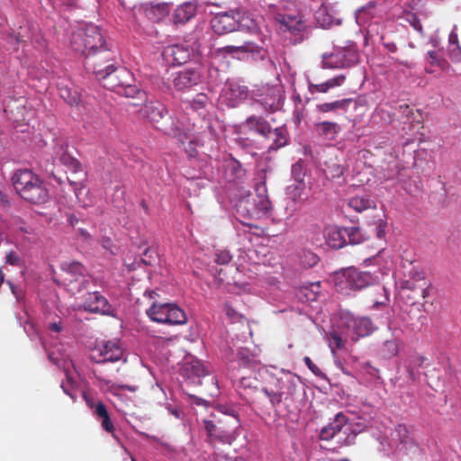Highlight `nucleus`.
<instances>
[{
    "label": "nucleus",
    "instance_id": "nucleus-29",
    "mask_svg": "<svg viewBox=\"0 0 461 461\" xmlns=\"http://www.w3.org/2000/svg\"><path fill=\"white\" fill-rule=\"evenodd\" d=\"M170 11L168 4H150L145 7V15L153 22H158L168 15Z\"/></svg>",
    "mask_w": 461,
    "mask_h": 461
},
{
    "label": "nucleus",
    "instance_id": "nucleus-44",
    "mask_svg": "<svg viewBox=\"0 0 461 461\" xmlns=\"http://www.w3.org/2000/svg\"><path fill=\"white\" fill-rule=\"evenodd\" d=\"M237 358L240 366L246 368H254L257 366V360L254 356L246 348H240L237 353Z\"/></svg>",
    "mask_w": 461,
    "mask_h": 461
},
{
    "label": "nucleus",
    "instance_id": "nucleus-2",
    "mask_svg": "<svg viewBox=\"0 0 461 461\" xmlns=\"http://www.w3.org/2000/svg\"><path fill=\"white\" fill-rule=\"evenodd\" d=\"M12 181L16 193L28 203L42 204L49 200V190L44 182L32 170H17Z\"/></svg>",
    "mask_w": 461,
    "mask_h": 461
},
{
    "label": "nucleus",
    "instance_id": "nucleus-38",
    "mask_svg": "<svg viewBox=\"0 0 461 461\" xmlns=\"http://www.w3.org/2000/svg\"><path fill=\"white\" fill-rule=\"evenodd\" d=\"M392 437L402 444H409L412 442L411 428L402 423L395 426L394 430L392 433Z\"/></svg>",
    "mask_w": 461,
    "mask_h": 461
},
{
    "label": "nucleus",
    "instance_id": "nucleus-19",
    "mask_svg": "<svg viewBox=\"0 0 461 461\" xmlns=\"http://www.w3.org/2000/svg\"><path fill=\"white\" fill-rule=\"evenodd\" d=\"M83 307L87 312L102 314H106L111 310L107 299L99 292L87 293L84 299Z\"/></svg>",
    "mask_w": 461,
    "mask_h": 461
},
{
    "label": "nucleus",
    "instance_id": "nucleus-30",
    "mask_svg": "<svg viewBox=\"0 0 461 461\" xmlns=\"http://www.w3.org/2000/svg\"><path fill=\"white\" fill-rule=\"evenodd\" d=\"M94 415L100 420L103 429L111 433L114 437L115 429L111 420L106 406L103 402L98 401V406L96 407L95 413Z\"/></svg>",
    "mask_w": 461,
    "mask_h": 461
},
{
    "label": "nucleus",
    "instance_id": "nucleus-23",
    "mask_svg": "<svg viewBox=\"0 0 461 461\" xmlns=\"http://www.w3.org/2000/svg\"><path fill=\"white\" fill-rule=\"evenodd\" d=\"M281 95L279 90L276 87H266L260 95L258 102L266 110L275 111L280 106Z\"/></svg>",
    "mask_w": 461,
    "mask_h": 461
},
{
    "label": "nucleus",
    "instance_id": "nucleus-10",
    "mask_svg": "<svg viewBox=\"0 0 461 461\" xmlns=\"http://www.w3.org/2000/svg\"><path fill=\"white\" fill-rule=\"evenodd\" d=\"M351 429L348 425V418L342 413L339 412L335 415L333 420L330 422L327 426L322 428L320 433V438L321 440H331L340 433L346 435V438L343 441L340 438L338 440V443L342 445H350L355 436H351L350 432Z\"/></svg>",
    "mask_w": 461,
    "mask_h": 461
},
{
    "label": "nucleus",
    "instance_id": "nucleus-12",
    "mask_svg": "<svg viewBox=\"0 0 461 461\" xmlns=\"http://www.w3.org/2000/svg\"><path fill=\"white\" fill-rule=\"evenodd\" d=\"M91 359L97 364L107 362L126 361L124 352L119 341H104L97 345L92 351Z\"/></svg>",
    "mask_w": 461,
    "mask_h": 461
},
{
    "label": "nucleus",
    "instance_id": "nucleus-9",
    "mask_svg": "<svg viewBox=\"0 0 461 461\" xmlns=\"http://www.w3.org/2000/svg\"><path fill=\"white\" fill-rule=\"evenodd\" d=\"M199 51L197 41L190 42L185 41L181 43L168 45L162 51L163 58L173 65H182L194 58Z\"/></svg>",
    "mask_w": 461,
    "mask_h": 461
},
{
    "label": "nucleus",
    "instance_id": "nucleus-61",
    "mask_svg": "<svg viewBox=\"0 0 461 461\" xmlns=\"http://www.w3.org/2000/svg\"><path fill=\"white\" fill-rule=\"evenodd\" d=\"M407 21L413 27L414 30H416L419 32H423V28L420 23V20L415 14H409L407 17Z\"/></svg>",
    "mask_w": 461,
    "mask_h": 461
},
{
    "label": "nucleus",
    "instance_id": "nucleus-60",
    "mask_svg": "<svg viewBox=\"0 0 461 461\" xmlns=\"http://www.w3.org/2000/svg\"><path fill=\"white\" fill-rule=\"evenodd\" d=\"M5 263L11 266H19L21 264V258L15 251L10 250L6 253Z\"/></svg>",
    "mask_w": 461,
    "mask_h": 461
},
{
    "label": "nucleus",
    "instance_id": "nucleus-4",
    "mask_svg": "<svg viewBox=\"0 0 461 461\" xmlns=\"http://www.w3.org/2000/svg\"><path fill=\"white\" fill-rule=\"evenodd\" d=\"M376 282L369 272L358 271L357 268L348 267L336 274V287L339 292L348 294L351 291L362 290Z\"/></svg>",
    "mask_w": 461,
    "mask_h": 461
},
{
    "label": "nucleus",
    "instance_id": "nucleus-5",
    "mask_svg": "<svg viewBox=\"0 0 461 461\" xmlns=\"http://www.w3.org/2000/svg\"><path fill=\"white\" fill-rule=\"evenodd\" d=\"M104 64L101 60L94 61V73L99 80H104V86L118 93L120 86L132 80V75L125 68H118L113 63Z\"/></svg>",
    "mask_w": 461,
    "mask_h": 461
},
{
    "label": "nucleus",
    "instance_id": "nucleus-26",
    "mask_svg": "<svg viewBox=\"0 0 461 461\" xmlns=\"http://www.w3.org/2000/svg\"><path fill=\"white\" fill-rule=\"evenodd\" d=\"M315 130L319 135L326 140H334L339 133L340 126L333 122H321L315 124Z\"/></svg>",
    "mask_w": 461,
    "mask_h": 461
},
{
    "label": "nucleus",
    "instance_id": "nucleus-57",
    "mask_svg": "<svg viewBox=\"0 0 461 461\" xmlns=\"http://www.w3.org/2000/svg\"><path fill=\"white\" fill-rule=\"evenodd\" d=\"M193 374L196 375L197 377H205L209 375L208 370L206 367L201 364L200 362H195L191 365L190 366Z\"/></svg>",
    "mask_w": 461,
    "mask_h": 461
},
{
    "label": "nucleus",
    "instance_id": "nucleus-15",
    "mask_svg": "<svg viewBox=\"0 0 461 461\" xmlns=\"http://www.w3.org/2000/svg\"><path fill=\"white\" fill-rule=\"evenodd\" d=\"M271 383L284 400L290 399L297 390V378L291 373H282L279 376H272Z\"/></svg>",
    "mask_w": 461,
    "mask_h": 461
},
{
    "label": "nucleus",
    "instance_id": "nucleus-6",
    "mask_svg": "<svg viewBox=\"0 0 461 461\" xmlns=\"http://www.w3.org/2000/svg\"><path fill=\"white\" fill-rule=\"evenodd\" d=\"M146 313L151 321L162 324L182 325L187 321L185 312L176 304L170 303H153Z\"/></svg>",
    "mask_w": 461,
    "mask_h": 461
},
{
    "label": "nucleus",
    "instance_id": "nucleus-13",
    "mask_svg": "<svg viewBox=\"0 0 461 461\" xmlns=\"http://www.w3.org/2000/svg\"><path fill=\"white\" fill-rule=\"evenodd\" d=\"M203 424L211 443L215 444L216 442H220L230 445L234 440L233 431L235 428L227 426L223 420L220 419L204 420Z\"/></svg>",
    "mask_w": 461,
    "mask_h": 461
},
{
    "label": "nucleus",
    "instance_id": "nucleus-52",
    "mask_svg": "<svg viewBox=\"0 0 461 461\" xmlns=\"http://www.w3.org/2000/svg\"><path fill=\"white\" fill-rule=\"evenodd\" d=\"M113 203L117 208H122L125 204V191L121 186H115L112 197Z\"/></svg>",
    "mask_w": 461,
    "mask_h": 461
},
{
    "label": "nucleus",
    "instance_id": "nucleus-33",
    "mask_svg": "<svg viewBox=\"0 0 461 461\" xmlns=\"http://www.w3.org/2000/svg\"><path fill=\"white\" fill-rule=\"evenodd\" d=\"M321 294V282L309 283L302 285L297 293L301 300L313 302L316 301Z\"/></svg>",
    "mask_w": 461,
    "mask_h": 461
},
{
    "label": "nucleus",
    "instance_id": "nucleus-20",
    "mask_svg": "<svg viewBox=\"0 0 461 461\" xmlns=\"http://www.w3.org/2000/svg\"><path fill=\"white\" fill-rule=\"evenodd\" d=\"M346 167L342 158L337 154H329L324 161L323 172L328 179H339L343 176Z\"/></svg>",
    "mask_w": 461,
    "mask_h": 461
},
{
    "label": "nucleus",
    "instance_id": "nucleus-22",
    "mask_svg": "<svg viewBox=\"0 0 461 461\" xmlns=\"http://www.w3.org/2000/svg\"><path fill=\"white\" fill-rule=\"evenodd\" d=\"M117 94L133 99L131 104L135 106L144 103L147 99L146 93L136 85L131 84V81H127L122 86H120Z\"/></svg>",
    "mask_w": 461,
    "mask_h": 461
},
{
    "label": "nucleus",
    "instance_id": "nucleus-37",
    "mask_svg": "<svg viewBox=\"0 0 461 461\" xmlns=\"http://www.w3.org/2000/svg\"><path fill=\"white\" fill-rule=\"evenodd\" d=\"M59 93L60 97L70 105L78 104L81 101L80 93L77 90L69 87L68 86L59 85Z\"/></svg>",
    "mask_w": 461,
    "mask_h": 461
},
{
    "label": "nucleus",
    "instance_id": "nucleus-17",
    "mask_svg": "<svg viewBox=\"0 0 461 461\" xmlns=\"http://www.w3.org/2000/svg\"><path fill=\"white\" fill-rule=\"evenodd\" d=\"M211 26L216 34L221 35L238 30L235 11L218 14L211 21Z\"/></svg>",
    "mask_w": 461,
    "mask_h": 461
},
{
    "label": "nucleus",
    "instance_id": "nucleus-39",
    "mask_svg": "<svg viewBox=\"0 0 461 461\" xmlns=\"http://www.w3.org/2000/svg\"><path fill=\"white\" fill-rule=\"evenodd\" d=\"M327 241L330 247L340 249L346 244V234L344 229H334L328 232Z\"/></svg>",
    "mask_w": 461,
    "mask_h": 461
},
{
    "label": "nucleus",
    "instance_id": "nucleus-8",
    "mask_svg": "<svg viewBox=\"0 0 461 461\" xmlns=\"http://www.w3.org/2000/svg\"><path fill=\"white\" fill-rule=\"evenodd\" d=\"M204 78V68L200 63L186 67L173 75L172 84L176 91L184 92L200 85Z\"/></svg>",
    "mask_w": 461,
    "mask_h": 461
},
{
    "label": "nucleus",
    "instance_id": "nucleus-18",
    "mask_svg": "<svg viewBox=\"0 0 461 461\" xmlns=\"http://www.w3.org/2000/svg\"><path fill=\"white\" fill-rule=\"evenodd\" d=\"M249 95L247 86L234 82H228L222 89V98L230 107H236L246 100Z\"/></svg>",
    "mask_w": 461,
    "mask_h": 461
},
{
    "label": "nucleus",
    "instance_id": "nucleus-47",
    "mask_svg": "<svg viewBox=\"0 0 461 461\" xmlns=\"http://www.w3.org/2000/svg\"><path fill=\"white\" fill-rule=\"evenodd\" d=\"M327 340L332 352L345 347V341L336 330H332L327 334Z\"/></svg>",
    "mask_w": 461,
    "mask_h": 461
},
{
    "label": "nucleus",
    "instance_id": "nucleus-40",
    "mask_svg": "<svg viewBox=\"0 0 461 461\" xmlns=\"http://www.w3.org/2000/svg\"><path fill=\"white\" fill-rule=\"evenodd\" d=\"M259 392L263 393L268 398L271 406L274 408L278 406L283 401L280 393L276 391V386H274L271 381L267 382L265 386L261 387Z\"/></svg>",
    "mask_w": 461,
    "mask_h": 461
},
{
    "label": "nucleus",
    "instance_id": "nucleus-31",
    "mask_svg": "<svg viewBox=\"0 0 461 461\" xmlns=\"http://www.w3.org/2000/svg\"><path fill=\"white\" fill-rule=\"evenodd\" d=\"M196 7L192 3H185L179 5L174 13L173 19L175 23H185L195 14Z\"/></svg>",
    "mask_w": 461,
    "mask_h": 461
},
{
    "label": "nucleus",
    "instance_id": "nucleus-53",
    "mask_svg": "<svg viewBox=\"0 0 461 461\" xmlns=\"http://www.w3.org/2000/svg\"><path fill=\"white\" fill-rule=\"evenodd\" d=\"M255 204L257 209L263 214H268L273 209L272 202L268 196L258 198V201L255 202Z\"/></svg>",
    "mask_w": 461,
    "mask_h": 461
},
{
    "label": "nucleus",
    "instance_id": "nucleus-34",
    "mask_svg": "<svg viewBox=\"0 0 461 461\" xmlns=\"http://www.w3.org/2000/svg\"><path fill=\"white\" fill-rule=\"evenodd\" d=\"M351 104L356 105V101L352 98H346L330 103L320 104L316 106V109L320 113H330L338 110L347 111Z\"/></svg>",
    "mask_w": 461,
    "mask_h": 461
},
{
    "label": "nucleus",
    "instance_id": "nucleus-46",
    "mask_svg": "<svg viewBox=\"0 0 461 461\" xmlns=\"http://www.w3.org/2000/svg\"><path fill=\"white\" fill-rule=\"evenodd\" d=\"M378 12L377 5L375 1H370L358 10V19L366 20L375 17Z\"/></svg>",
    "mask_w": 461,
    "mask_h": 461
},
{
    "label": "nucleus",
    "instance_id": "nucleus-54",
    "mask_svg": "<svg viewBox=\"0 0 461 461\" xmlns=\"http://www.w3.org/2000/svg\"><path fill=\"white\" fill-rule=\"evenodd\" d=\"M398 111V121L403 124V120L408 121L415 113V111L408 104L400 105Z\"/></svg>",
    "mask_w": 461,
    "mask_h": 461
},
{
    "label": "nucleus",
    "instance_id": "nucleus-1",
    "mask_svg": "<svg viewBox=\"0 0 461 461\" xmlns=\"http://www.w3.org/2000/svg\"><path fill=\"white\" fill-rule=\"evenodd\" d=\"M71 47L78 53L90 57L91 55L104 54L105 62L113 60V55L107 48L101 29L95 24H87L72 33Z\"/></svg>",
    "mask_w": 461,
    "mask_h": 461
},
{
    "label": "nucleus",
    "instance_id": "nucleus-41",
    "mask_svg": "<svg viewBox=\"0 0 461 461\" xmlns=\"http://www.w3.org/2000/svg\"><path fill=\"white\" fill-rule=\"evenodd\" d=\"M421 113L418 110L415 111V113L411 117L410 120H403V126L402 128V131H404L406 134H414L419 131L420 128H421Z\"/></svg>",
    "mask_w": 461,
    "mask_h": 461
},
{
    "label": "nucleus",
    "instance_id": "nucleus-36",
    "mask_svg": "<svg viewBox=\"0 0 461 461\" xmlns=\"http://www.w3.org/2000/svg\"><path fill=\"white\" fill-rule=\"evenodd\" d=\"M348 205L357 212L375 208V203L366 195H356L348 200Z\"/></svg>",
    "mask_w": 461,
    "mask_h": 461
},
{
    "label": "nucleus",
    "instance_id": "nucleus-45",
    "mask_svg": "<svg viewBox=\"0 0 461 461\" xmlns=\"http://www.w3.org/2000/svg\"><path fill=\"white\" fill-rule=\"evenodd\" d=\"M319 260V257L311 250L304 249L300 254V263L304 267H313L318 264Z\"/></svg>",
    "mask_w": 461,
    "mask_h": 461
},
{
    "label": "nucleus",
    "instance_id": "nucleus-16",
    "mask_svg": "<svg viewBox=\"0 0 461 461\" xmlns=\"http://www.w3.org/2000/svg\"><path fill=\"white\" fill-rule=\"evenodd\" d=\"M221 50L229 55L236 53L249 54L255 60H263L267 55V51L262 46H258L252 41H246L240 46L227 45Z\"/></svg>",
    "mask_w": 461,
    "mask_h": 461
},
{
    "label": "nucleus",
    "instance_id": "nucleus-3",
    "mask_svg": "<svg viewBox=\"0 0 461 461\" xmlns=\"http://www.w3.org/2000/svg\"><path fill=\"white\" fill-rule=\"evenodd\" d=\"M430 282L426 278L425 272L418 267H412L408 278L402 280L398 288V295L402 303L407 306H424L425 299L429 294Z\"/></svg>",
    "mask_w": 461,
    "mask_h": 461
},
{
    "label": "nucleus",
    "instance_id": "nucleus-11",
    "mask_svg": "<svg viewBox=\"0 0 461 461\" xmlns=\"http://www.w3.org/2000/svg\"><path fill=\"white\" fill-rule=\"evenodd\" d=\"M339 326L347 329L348 330H351L352 335L356 337H353V339L369 336L375 330L370 318L356 317L348 312L341 313L339 318Z\"/></svg>",
    "mask_w": 461,
    "mask_h": 461
},
{
    "label": "nucleus",
    "instance_id": "nucleus-42",
    "mask_svg": "<svg viewBox=\"0 0 461 461\" xmlns=\"http://www.w3.org/2000/svg\"><path fill=\"white\" fill-rule=\"evenodd\" d=\"M400 342L396 339L385 340L380 348L381 355L385 358H391L399 352Z\"/></svg>",
    "mask_w": 461,
    "mask_h": 461
},
{
    "label": "nucleus",
    "instance_id": "nucleus-35",
    "mask_svg": "<svg viewBox=\"0 0 461 461\" xmlns=\"http://www.w3.org/2000/svg\"><path fill=\"white\" fill-rule=\"evenodd\" d=\"M346 80L345 75H339L335 77L328 79L326 82L321 84H311L309 88L310 91L314 93H327L330 89L340 86Z\"/></svg>",
    "mask_w": 461,
    "mask_h": 461
},
{
    "label": "nucleus",
    "instance_id": "nucleus-51",
    "mask_svg": "<svg viewBox=\"0 0 461 461\" xmlns=\"http://www.w3.org/2000/svg\"><path fill=\"white\" fill-rule=\"evenodd\" d=\"M344 232L351 244H359L364 240L360 229L357 227L344 228Z\"/></svg>",
    "mask_w": 461,
    "mask_h": 461
},
{
    "label": "nucleus",
    "instance_id": "nucleus-62",
    "mask_svg": "<svg viewBox=\"0 0 461 461\" xmlns=\"http://www.w3.org/2000/svg\"><path fill=\"white\" fill-rule=\"evenodd\" d=\"M6 284L9 285L12 294L14 295L18 302H21L24 297V293L22 288L14 285L11 281L7 280Z\"/></svg>",
    "mask_w": 461,
    "mask_h": 461
},
{
    "label": "nucleus",
    "instance_id": "nucleus-24",
    "mask_svg": "<svg viewBox=\"0 0 461 461\" xmlns=\"http://www.w3.org/2000/svg\"><path fill=\"white\" fill-rule=\"evenodd\" d=\"M144 115L153 123H158L167 114L166 107L159 103H149L143 108Z\"/></svg>",
    "mask_w": 461,
    "mask_h": 461
},
{
    "label": "nucleus",
    "instance_id": "nucleus-50",
    "mask_svg": "<svg viewBox=\"0 0 461 461\" xmlns=\"http://www.w3.org/2000/svg\"><path fill=\"white\" fill-rule=\"evenodd\" d=\"M59 159L63 165L67 166L74 173L83 172L81 164L68 154L63 153Z\"/></svg>",
    "mask_w": 461,
    "mask_h": 461
},
{
    "label": "nucleus",
    "instance_id": "nucleus-21",
    "mask_svg": "<svg viewBox=\"0 0 461 461\" xmlns=\"http://www.w3.org/2000/svg\"><path fill=\"white\" fill-rule=\"evenodd\" d=\"M276 20L280 23L283 30L294 34L301 32L304 27L302 18L297 15L277 13Z\"/></svg>",
    "mask_w": 461,
    "mask_h": 461
},
{
    "label": "nucleus",
    "instance_id": "nucleus-49",
    "mask_svg": "<svg viewBox=\"0 0 461 461\" xmlns=\"http://www.w3.org/2000/svg\"><path fill=\"white\" fill-rule=\"evenodd\" d=\"M428 62L431 67L435 66L442 70L448 67L447 61L434 50L428 52Z\"/></svg>",
    "mask_w": 461,
    "mask_h": 461
},
{
    "label": "nucleus",
    "instance_id": "nucleus-28",
    "mask_svg": "<svg viewBox=\"0 0 461 461\" xmlns=\"http://www.w3.org/2000/svg\"><path fill=\"white\" fill-rule=\"evenodd\" d=\"M238 29L247 30L251 32L258 31V23L249 12L235 11Z\"/></svg>",
    "mask_w": 461,
    "mask_h": 461
},
{
    "label": "nucleus",
    "instance_id": "nucleus-48",
    "mask_svg": "<svg viewBox=\"0 0 461 461\" xmlns=\"http://www.w3.org/2000/svg\"><path fill=\"white\" fill-rule=\"evenodd\" d=\"M188 103L192 109L198 111L204 109L210 103V100L206 94L198 93Z\"/></svg>",
    "mask_w": 461,
    "mask_h": 461
},
{
    "label": "nucleus",
    "instance_id": "nucleus-64",
    "mask_svg": "<svg viewBox=\"0 0 461 461\" xmlns=\"http://www.w3.org/2000/svg\"><path fill=\"white\" fill-rule=\"evenodd\" d=\"M256 194L258 198H263L267 195V185L265 182H260L256 185Z\"/></svg>",
    "mask_w": 461,
    "mask_h": 461
},
{
    "label": "nucleus",
    "instance_id": "nucleus-27",
    "mask_svg": "<svg viewBox=\"0 0 461 461\" xmlns=\"http://www.w3.org/2000/svg\"><path fill=\"white\" fill-rule=\"evenodd\" d=\"M272 141L270 149H278L287 144V131L284 127L270 128V132L265 136Z\"/></svg>",
    "mask_w": 461,
    "mask_h": 461
},
{
    "label": "nucleus",
    "instance_id": "nucleus-59",
    "mask_svg": "<svg viewBox=\"0 0 461 461\" xmlns=\"http://www.w3.org/2000/svg\"><path fill=\"white\" fill-rule=\"evenodd\" d=\"M232 257L227 250L218 251L215 255V262L220 265H226L231 260Z\"/></svg>",
    "mask_w": 461,
    "mask_h": 461
},
{
    "label": "nucleus",
    "instance_id": "nucleus-43",
    "mask_svg": "<svg viewBox=\"0 0 461 461\" xmlns=\"http://www.w3.org/2000/svg\"><path fill=\"white\" fill-rule=\"evenodd\" d=\"M288 195L295 203L304 202L307 199L304 183H296L288 186Z\"/></svg>",
    "mask_w": 461,
    "mask_h": 461
},
{
    "label": "nucleus",
    "instance_id": "nucleus-58",
    "mask_svg": "<svg viewBox=\"0 0 461 461\" xmlns=\"http://www.w3.org/2000/svg\"><path fill=\"white\" fill-rule=\"evenodd\" d=\"M292 174L296 183H303L304 172L302 164H294L292 167Z\"/></svg>",
    "mask_w": 461,
    "mask_h": 461
},
{
    "label": "nucleus",
    "instance_id": "nucleus-56",
    "mask_svg": "<svg viewBox=\"0 0 461 461\" xmlns=\"http://www.w3.org/2000/svg\"><path fill=\"white\" fill-rule=\"evenodd\" d=\"M240 387L244 390H251L255 393L259 392L258 381L255 378L242 377L240 381Z\"/></svg>",
    "mask_w": 461,
    "mask_h": 461
},
{
    "label": "nucleus",
    "instance_id": "nucleus-14",
    "mask_svg": "<svg viewBox=\"0 0 461 461\" xmlns=\"http://www.w3.org/2000/svg\"><path fill=\"white\" fill-rule=\"evenodd\" d=\"M357 54L350 50H339L322 57L324 68H343L355 63Z\"/></svg>",
    "mask_w": 461,
    "mask_h": 461
},
{
    "label": "nucleus",
    "instance_id": "nucleus-32",
    "mask_svg": "<svg viewBox=\"0 0 461 461\" xmlns=\"http://www.w3.org/2000/svg\"><path fill=\"white\" fill-rule=\"evenodd\" d=\"M245 123L249 130L258 132L263 137L270 132L271 126L261 116L251 115L247 118Z\"/></svg>",
    "mask_w": 461,
    "mask_h": 461
},
{
    "label": "nucleus",
    "instance_id": "nucleus-7",
    "mask_svg": "<svg viewBox=\"0 0 461 461\" xmlns=\"http://www.w3.org/2000/svg\"><path fill=\"white\" fill-rule=\"evenodd\" d=\"M63 283L71 294H77L87 288L89 278L85 267L77 262L64 263L61 266Z\"/></svg>",
    "mask_w": 461,
    "mask_h": 461
},
{
    "label": "nucleus",
    "instance_id": "nucleus-55",
    "mask_svg": "<svg viewBox=\"0 0 461 461\" xmlns=\"http://www.w3.org/2000/svg\"><path fill=\"white\" fill-rule=\"evenodd\" d=\"M65 375H66V382H62L60 386H61L63 392L67 395H68L73 400H75L77 397L74 393V389H73L75 383L67 371L65 372Z\"/></svg>",
    "mask_w": 461,
    "mask_h": 461
},
{
    "label": "nucleus",
    "instance_id": "nucleus-63",
    "mask_svg": "<svg viewBox=\"0 0 461 461\" xmlns=\"http://www.w3.org/2000/svg\"><path fill=\"white\" fill-rule=\"evenodd\" d=\"M83 398H84L87 407H89L92 410L93 414H95L96 407L98 406V402H95V399L86 393H83Z\"/></svg>",
    "mask_w": 461,
    "mask_h": 461
},
{
    "label": "nucleus",
    "instance_id": "nucleus-25",
    "mask_svg": "<svg viewBox=\"0 0 461 461\" xmlns=\"http://www.w3.org/2000/svg\"><path fill=\"white\" fill-rule=\"evenodd\" d=\"M447 55L452 62H461V46L456 32V25L454 26L448 36Z\"/></svg>",
    "mask_w": 461,
    "mask_h": 461
}]
</instances>
